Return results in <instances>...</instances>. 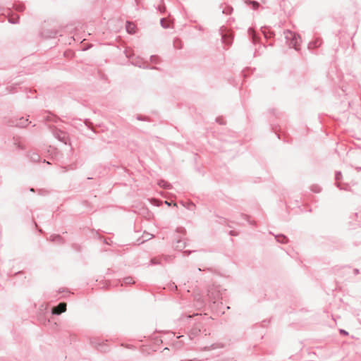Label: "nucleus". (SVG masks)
Wrapping results in <instances>:
<instances>
[{
	"label": "nucleus",
	"instance_id": "1",
	"mask_svg": "<svg viewBox=\"0 0 361 361\" xmlns=\"http://www.w3.org/2000/svg\"><path fill=\"white\" fill-rule=\"evenodd\" d=\"M286 38L290 40L289 43L290 47H293L298 49V46L300 43V37L298 35L288 30L286 32Z\"/></svg>",
	"mask_w": 361,
	"mask_h": 361
},
{
	"label": "nucleus",
	"instance_id": "2",
	"mask_svg": "<svg viewBox=\"0 0 361 361\" xmlns=\"http://www.w3.org/2000/svg\"><path fill=\"white\" fill-rule=\"evenodd\" d=\"M54 135L58 140H60L61 142H64L65 144L67 143L68 140V134L62 130H56L54 133Z\"/></svg>",
	"mask_w": 361,
	"mask_h": 361
},
{
	"label": "nucleus",
	"instance_id": "3",
	"mask_svg": "<svg viewBox=\"0 0 361 361\" xmlns=\"http://www.w3.org/2000/svg\"><path fill=\"white\" fill-rule=\"evenodd\" d=\"M66 310V303L61 302L52 310V314H60Z\"/></svg>",
	"mask_w": 361,
	"mask_h": 361
},
{
	"label": "nucleus",
	"instance_id": "4",
	"mask_svg": "<svg viewBox=\"0 0 361 361\" xmlns=\"http://www.w3.org/2000/svg\"><path fill=\"white\" fill-rule=\"evenodd\" d=\"M207 296L210 301L215 302L219 299V291L208 290Z\"/></svg>",
	"mask_w": 361,
	"mask_h": 361
},
{
	"label": "nucleus",
	"instance_id": "5",
	"mask_svg": "<svg viewBox=\"0 0 361 361\" xmlns=\"http://www.w3.org/2000/svg\"><path fill=\"white\" fill-rule=\"evenodd\" d=\"M157 185L159 187L166 188V189H171L172 188L171 185L164 180H159L157 182Z\"/></svg>",
	"mask_w": 361,
	"mask_h": 361
},
{
	"label": "nucleus",
	"instance_id": "6",
	"mask_svg": "<svg viewBox=\"0 0 361 361\" xmlns=\"http://www.w3.org/2000/svg\"><path fill=\"white\" fill-rule=\"evenodd\" d=\"M28 124L29 120L27 118H24L23 117L20 118L19 121L16 123V125L19 127H25Z\"/></svg>",
	"mask_w": 361,
	"mask_h": 361
},
{
	"label": "nucleus",
	"instance_id": "7",
	"mask_svg": "<svg viewBox=\"0 0 361 361\" xmlns=\"http://www.w3.org/2000/svg\"><path fill=\"white\" fill-rule=\"evenodd\" d=\"M126 29H127V32L133 34L135 32V25L131 23H127V25H126Z\"/></svg>",
	"mask_w": 361,
	"mask_h": 361
},
{
	"label": "nucleus",
	"instance_id": "8",
	"mask_svg": "<svg viewBox=\"0 0 361 361\" xmlns=\"http://www.w3.org/2000/svg\"><path fill=\"white\" fill-rule=\"evenodd\" d=\"M28 156H30L31 160L34 162H37L39 159V155L35 152L30 153Z\"/></svg>",
	"mask_w": 361,
	"mask_h": 361
},
{
	"label": "nucleus",
	"instance_id": "9",
	"mask_svg": "<svg viewBox=\"0 0 361 361\" xmlns=\"http://www.w3.org/2000/svg\"><path fill=\"white\" fill-rule=\"evenodd\" d=\"M277 241L281 243H285L287 242V238L285 235H278L276 236Z\"/></svg>",
	"mask_w": 361,
	"mask_h": 361
},
{
	"label": "nucleus",
	"instance_id": "10",
	"mask_svg": "<svg viewBox=\"0 0 361 361\" xmlns=\"http://www.w3.org/2000/svg\"><path fill=\"white\" fill-rule=\"evenodd\" d=\"M123 283H125V284H131V283H134V281H133V278H131V277H127V278H125V279L123 280Z\"/></svg>",
	"mask_w": 361,
	"mask_h": 361
},
{
	"label": "nucleus",
	"instance_id": "11",
	"mask_svg": "<svg viewBox=\"0 0 361 361\" xmlns=\"http://www.w3.org/2000/svg\"><path fill=\"white\" fill-rule=\"evenodd\" d=\"M161 24L164 28H169V24L165 18L161 20Z\"/></svg>",
	"mask_w": 361,
	"mask_h": 361
},
{
	"label": "nucleus",
	"instance_id": "12",
	"mask_svg": "<svg viewBox=\"0 0 361 361\" xmlns=\"http://www.w3.org/2000/svg\"><path fill=\"white\" fill-rule=\"evenodd\" d=\"M173 45L176 48H181V42L179 39H176L173 42Z\"/></svg>",
	"mask_w": 361,
	"mask_h": 361
},
{
	"label": "nucleus",
	"instance_id": "13",
	"mask_svg": "<svg viewBox=\"0 0 361 361\" xmlns=\"http://www.w3.org/2000/svg\"><path fill=\"white\" fill-rule=\"evenodd\" d=\"M222 39H223L224 42L226 44H231V39H230V38L227 37L226 35H223V36H222Z\"/></svg>",
	"mask_w": 361,
	"mask_h": 361
},
{
	"label": "nucleus",
	"instance_id": "14",
	"mask_svg": "<svg viewBox=\"0 0 361 361\" xmlns=\"http://www.w3.org/2000/svg\"><path fill=\"white\" fill-rule=\"evenodd\" d=\"M152 264L156 265L159 264V259L158 258H153L151 260Z\"/></svg>",
	"mask_w": 361,
	"mask_h": 361
},
{
	"label": "nucleus",
	"instance_id": "15",
	"mask_svg": "<svg viewBox=\"0 0 361 361\" xmlns=\"http://www.w3.org/2000/svg\"><path fill=\"white\" fill-rule=\"evenodd\" d=\"M132 63L133 64H135V66H138V67H141L142 66V63H140V61H135V59H133L132 60Z\"/></svg>",
	"mask_w": 361,
	"mask_h": 361
},
{
	"label": "nucleus",
	"instance_id": "16",
	"mask_svg": "<svg viewBox=\"0 0 361 361\" xmlns=\"http://www.w3.org/2000/svg\"><path fill=\"white\" fill-rule=\"evenodd\" d=\"M341 177V173L340 171H338L336 172V176H335V178H336V180L338 181Z\"/></svg>",
	"mask_w": 361,
	"mask_h": 361
},
{
	"label": "nucleus",
	"instance_id": "17",
	"mask_svg": "<svg viewBox=\"0 0 361 361\" xmlns=\"http://www.w3.org/2000/svg\"><path fill=\"white\" fill-rule=\"evenodd\" d=\"M251 4H252V8L254 9H256L258 7V6H259V4L257 1H252Z\"/></svg>",
	"mask_w": 361,
	"mask_h": 361
},
{
	"label": "nucleus",
	"instance_id": "18",
	"mask_svg": "<svg viewBox=\"0 0 361 361\" xmlns=\"http://www.w3.org/2000/svg\"><path fill=\"white\" fill-rule=\"evenodd\" d=\"M51 237L53 238H52V240L54 241L56 240H59L60 239V236L59 235H51Z\"/></svg>",
	"mask_w": 361,
	"mask_h": 361
},
{
	"label": "nucleus",
	"instance_id": "19",
	"mask_svg": "<svg viewBox=\"0 0 361 361\" xmlns=\"http://www.w3.org/2000/svg\"><path fill=\"white\" fill-rule=\"evenodd\" d=\"M152 202L153 204H157V205H159V203H161V202H159V201H157V200H153L152 201Z\"/></svg>",
	"mask_w": 361,
	"mask_h": 361
},
{
	"label": "nucleus",
	"instance_id": "20",
	"mask_svg": "<svg viewBox=\"0 0 361 361\" xmlns=\"http://www.w3.org/2000/svg\"><path fill=\"white\" fill-rule=\"evenodd\" d=\"M9 21L13 23H16V22L13 20V18H10Z\"/></svg>",
	"mask_w": 361,
	"mask_h": 361
},
{
	"label": "nucleus",
	"instance_id": "21",
	"mask_svg": "<svg viewBox=\"0 0 361 361\" xmlns=\"http://www.w3.org/2000/svg\"><path fill=\"white\" fill-rule=\"evenodd\" d=\"M341 332L343 334H348L347 331H345L344 330H341Z\"/></svg>",
	"mask_w": 361,
	"mask_h": 361
},
{
	"label": "nucleus",
	"instance_id": "22",
	"mask_svg": "<svg viewBox=\"0 0 361 361\" xmlns=\"http://www.w3.org/2000/svg\"><path fill=\"white\" fill-rule=\"evenodd\" d=\"M156 59V57H154V56H152V57H151V61H154V59Z\"/></svg>",
	"mask_w": 361,
	"mask_h": 361
},
{
	"label": "nucleus",
	"instance_id": "23",
	"mask_svg": "<svg viewBox=\"0 0 361 361\" xmlns=\"http://www.w3.org/2000/svg\"><path fill=\"white\" fill-rule=\"evenodd\" d=\"M165 203H166V204H168L169 206V205H171L170 202H168V201H166V202H165Z\"/></svg>",
	"mask_w": 361,
	"mask_h": 361
},
{
	"label": "nucleus",
	"instance_id": "24",
	"mask_svg": "<svg viewBox=\"0 0 361 361\" xmlns=\"http://www.w3.org/2000/svg\"><path fill=\"white\" fill-rule=\"evenodd\" d=\"M249 31H250V32H252V28H250V29H249Z\"/></svg>",
	"mask_w": 361,
	"mask_h": 361
}]
</instances>
